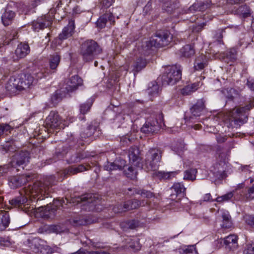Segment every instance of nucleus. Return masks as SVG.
<instances>
[{
	"label": "nucleus",
	"instance_id": "nucleus-25",
	"mask_svg": "<svg viewBox=\"0 0 254 254\" xmlns=\"http://www.w3.org/2000/svg\"><path fill=\"white\" fill-rule=\"evenodd\" d=\"M15 16V13L8 9H5L4 12L1 15V21L4 26L10 24Z\"/></svg>",
	"mask_w": 254,
	"mask_h": 254
},
{
	"label": "nucleus",
	"instance_id": "nucleus-9",
	"mask_svg": "<svg viewBox=\"0 0 254 254\" xmlns=\"http://www.w3.org/2000/svg\"><path fill=\"white\" fill-rule=\"evenodd\" d=\"M80 201L83 203V205L86 207L85 208L86 210L93 211L100 200L93 194H86L80 198Z\"/></svg>",
	"mask_w": 254,
	"mask_h": 254
},
{
	"label": "nucleus",
	"instance_id": "nucleus-45",
	"mask_svg": "<svg viewBox=\"0 0 254 254\" xmlns=\"http://www.w3.org/2000/svg\"><path fill=\"white\" fill-rule=\"evenodd\" d=\"M93 102L94 99L93 98H90L87 100L86 103L81 104L80 106V113L82 115H85L89 112Z\"/></svg>",
	"mask_w": 254,
	"mask_h": 254
},
{
	"label": "nucleus",
	"instance_id": "nucleus-6",
	"mask_svg": "<svg viewBox=\"0 0 254 254\" xmlns=\"http://www.w3.org/2000/svg\"><path fill=\"white\" fill-rule=\"evenodd\" d=\"M182 77V68L180 65L167 66L161 77L163 85H174L179 81Z\"/></svg>",
	"mask_w": 254,
	"mask_h": 254
},
{
	"label": "nucleus",
	"instance_id": "nucleus-47",
	"mask_svg": "<svg viewBox=\"0 0 254 254\" xmlns=\"http://www.w3.org/2000/svg\"><path fill=\"white\" fill-rule=\"evenodd\" d=\"M197 170L195 169H190L184 172V179L193 181L195 179Z\"/></svg>",
	"mask_w": 254,
	"mask_h": 254
},
{
	"label": "nucleus",
	"instance_id": "nucleus-4",
	"mask_svg": "<svg viewBox=\"0 0 254 254\" xmlns=\"http://www.w3.org/2000/svg\"><path fill=\"white\" fill-rule=\"evenodd\" d=\"M254 107V100L250 101L249 104L242 108H237L227 112L224 115L223 121L234 122L235 125L239 126L246 122L247 117L245 113Z\"/></svg>",
	"mask_w": 254,
	"mask_h": 254
},
{
	"label": "nucleus",
	"instance_id": "nucleus-41",
	"mask_svg": "<svg viewBox=\"0 0 254 254\" xmlns=\"http://www.w3.org/2000/svg\"><path fill=\"white\" fill-rule=\"evenodd\" d=\"M221 217L223 219V223L221 227L224 228H229L232 226L230 220V216L228 211L221 212Z\"/></svg>",
	"mask_w": 254,
	"mask_h": 254
},
{
	"label": "nucleus",
	"instance_id": "nucleus-52",
	"mask_svg": "<svg viewBox=\"0 0 254 254\" xmlns=\"http://www.w3.org/2000/svg\"><path fill=\"white\" fill-rule=\"evenodd\" d=\"M49 230L51 232L56 233L57 234L61 233L64 231V229L60 225H51L49 227Z\"/></svg>",
	"mask_w": 254,
	"mask_h": 254
},
{
	"label": "nucleus",
	"instance_id": "nucleus-20",
	"mask_svg": "<svg viewBox=\"0 0 254 254\" xmlns=\"http://www.w3.org/2000/svg\"><path fill=\"white\" fill-rule=\"evenodd\" d=\"M74 28V22L72 21H70L67 26L65 27L63 29L62 32L59 34V39L60 40H64L70 37L73 33Z\"/></svg>",
	"mask_w": 254,
	"mask_h": 254
},
{
	"label": "nucleus",
	"instance_id": "nucleus-64",
	"mask_svg": "<svg viewBox=\"0 0 254 254\" xmlns=\"http://www.w3.org/2000/svg\"><path fill=\"white\" fill-rule=\"evenodd\" d=\"M84 254H110L108 252L99 251H88L84 252Z\"/></svg>",
	"mask_w": 254,
	"mask_h": 254
},
{
	"label": "nucleus",
	"instance_id": "nucleus-36",
	"mask_svg": "<svg viewBox=\"0 0 254 254\" xmlns=\"http://www.w3.org/2000/svg\"><path fill=\"white\" fill-rule=\"evenodd\" d=\"M237 200H246L254 199V184L248 189L246 192L241 194L239 197H237Z\"/></svg>",
	"mask_w": 254,
	"mask_h": 254
},
{
	"label": "nucleus",
	"instance_id": "nucleus-34",
	"mask_svg": "<svg viewBox=\"0 0 254 254\" xmlns=\"http://www.w3.org/2000/svg\"><path fill=\"white\" fill-rule=\"evenodd\" d=\"M1 146L0 150L2 154L8 152V151L14 152L16 150L15 145L13 140L5 141V143L1 145Z\"/></svg>",
	"mask_w": 254,
	"mask_h": 254
},
{
	"label": "nucleus",
	"instance_id": "nucleus-50",
	"mask_svg": "<svg viewBox=\"0 0 254 254\" xmlns=\"http://www.w3.org/2000/svg\"><path fill=\"white\" fill-rule=\"evenodd\" d=\"M235 194L232 191L229 192L222 196H218L216 198V201L218 202H223L224 201H228Z\"/></svg>",
	"mask_w": 254,
	"mask_h": 254
},
{
	"label": "nucleus",
	"instance_id": "nucleus-8",
	"mask_svg": "<svg viewBox=\"0 0 254 254\" xmlns=\"http://www.w3.org/2000/svg\"><path fill=\"white\" fill-rule=\"evenodd\" d=\"M29 153L28 151H17L12 156L11 166L16 167L26 163L29 161Z\"/></svg>",
	"mask_w": 254,
	"mask_h": 254
},
{
	"label": "nucleus",
	"instance_id": "nucleus-31",
	"mask_svg": "<svg viewBox=\"0 0 254 254\" xmlns=\"http://www.w3.org/2000/svg\"><path fill=\"white\" fill-rule=\"evenodd\" d=\"M204 109V102L202 100H200L192 107L191 112L193 116L198 117L200 116Z\"/></svg>",
	"mask_w": 254,
	"mask_h": 254
},
{
	"label": "nucleus",
	"instance_id": "nucleus-61",
	"mask_svg": "<svg viewBox=\"0 0 254 254\" xmlns=\"http://www.w3.org/2000/svg\"><path fill=\"white\" fill-rule=\"evenodd\" d=\"M244 187H245V184L244 183L239 184V185H238L236 186V189L233 190L232 192L235 194V198L236 199H237V197H239L240 196V195L241 194H240V195H237V193H238L237 191L239 190H240V189L243 188Z\"/></svg>",
	"mask_w": 254,
	"mask_h": 254
},
{
	"label": "nucleus",
	"instance_id": "nucleus-59",
	"mask_svg": "<svg viewBox=\"0 0 254 254\" xmlns=\"http://www.w3.org/2000/svg\"><path fill=\"white\" fill-rule=\"evenodd\" d=\"M140 226L138 221L136 220H132L128 222V227L130 229H135Z\"/></svg>",
	"mask_w": 254,
	"mask_h": 254
},
{
	"label": "nucleus",
	"instance_id": "nucleus-48",
	"mask_svg": "<svg viewBox=\"0 0 254 254\" xmlns=\"http://www.w3.org/2000/svg\"><path fill=\"white\" fill-rule=\"evenodd\" d=\"M179 253L180 254H197V252L193 246H189L180 249Z\"/></svg>",
	"mask_w": 254,
	"mask_h": 254
},
{
	"label": "nucleus",
	"instance_id": "nucleus-3",
	"mask_svg": "<svg viewBox=\"0 0 254 254\" xmlns=\"http://www.w3.org/2000/svg\"><path fill=\"white\" fill-rule=\"evenodd\" d=\"M102 52L100 45L94 40L88 39L83 42L80 47L79 53L85 62H92Z\"/></svg>",
	"mask_w": 254,
	"mask_h": 254
},
{
	"label": "nucleus",
	"instance_id": "nucleus-27",
	"mask_svg": "<svg viewBox=\"0 0 254 254\" xmlns=\"http://www.w3.org/2000/svg\"><path fill=\"white\" fill-rule=\"evenodd\" d=\"M10 222L9 214L3 211H0V231H3L8 226Z\"/></svg>",
	"mask_w": 254,
	"mask_h": 254
},
{
	"label": "nucleus",
	"instance_id": "nucleus-15",
	"mask_svg": "<svg viewBox=\"0 0 254 254\" xmlns=\"http://www.w3.org/2000/svg\"><path fill=\"white\" fill-rule=\"evenodd\" d=\"M17 78L20 80L19 84L22 90L29 88L34 81V77L29 74L18 75Z\"/></svg>",
	"mask_w": 254,
	"mask_h": 254
},
{
	"label": "nucleus",
	"instance_id": "nucleus-7",
	"mask_svg": "<svg viewBox=\"0 0 254 254\" xmlns=\"http://www.w3.org/2000/svg\"><path fill=\"white\" fill-rule=\"evenodd\" d=\"M62 120L58 113L55 111H51L45 121V126L48 129H60Z\"/></svg>",
	"mask_w": 254,
	"mask_h": 254
},
{
	"label": "nucleus",
	"instance_id": "nucleus-13",
	"mask_svg": "<svg viewBox=\"0 0 254 254\" xmlns=\"http://www.w3.org/2000/svg\"><path fill=\"white\" fill-rule=\"evenodd\" d=\"M211 2L210 0H207L205 2L201 1H197L194 3L187 9H184L183 13H191L197 11H203L210 7Z\"/></svg>",
	"mask_w": 254,
	"mask_h": 254
},
{
	"label": "nucleus",
	"instance_id": "nucleus-40",
	"mask_svg": "<svg viewBox=\"0 0 254 254\" xmlns=\"http://www.w3.org/2000/svg\"><path fill=\"white\" fill-rule=\"evenodd\" d=\"M147 203V201L145 200H143L141 202L137 199H130L128 200V210L129 209H136L139 206H145Z\"/></svg>",
	"mask_w": 254,
	"mask_h": 254
},
{
	"label": "nucleus",
	"instance_id": "nucleus-49",
	"mask_svg": "<svg viewBox=\"0 0 254 254\" xmlns=\"http://www.w3.org/2000/svg\"><path fill=\"white\" fill-rule=\"evenodd\" d=\"M95 130V127L92 125H89L81 134V136L82 138L90 137L94 134Z\"/></svg>",
	"mask_w": 254,
	"mask_h": 254
},
{
	"label": "nucleus",
	"instance_id": "nucleus-2",
	"mask_svg": "<svg viewBox=\"0 0 254 254\" xmlns=\"http://www.w3.org/2000/svg\"><path fill=\"white\" fill-rule=\"evenodd\" d=\"M57 181L54 176L46 177L44 182L41 181L34 183L32 186L29 185L25 189L26 196L18 197L9 200L10 204L15 207H19L21 204L26 203L28 204L29 201H33L34 199L42 200L41 197L43 195H48L51 191L50 187L56 184Z\"/></svg>",
	"mask_w": 254,
	"mask_h": 254
},
{
	"label": "nucleus",
	"instance_id": "nucleus-21",
	"mask_svg": "<svg viewBox=\"0 0 254 254\" xmlns=\"http://www.w3.org/2000/svg\"><path fill=\"white\" fill-rule=\"evenodd\" d=\"M125 160H118L115 162H108L104 166V169L109 171H112L117 169L122 170L126 166Z\"/></svg>",
	"mask_w": 254,
	"mask_h": 254
},
{
	"label": "nucleus",
	"instance_id": "nucleus-1",
	"mask_svg": "<svg viewBox=\"0 0 254 254\" xmlns=\"http://www.w3.org/2000/svg\"><path fill=\"white\" fill-rule=\"evenodd\" d=\"M139 154L140 151L138 147L133 146L130 148L128 156L131 166L128 167V178H129L131 180L135 179L137 175V171L133 166L141 168L146 171H153V176L160 179H170L179 173L178 171H156L161 159V152L158 149H150L146 153L143 162H141V159Z\"/></svg>",
	"mask_w": 254,
	"mask_h": 254
},
{
	"label": "nucleus",
	"instance_id": "nucleus-23",
	"mask_svg": "<svg viewBox=\"0 0 254 254\" xmlns=\"http://www.w3.org/2000/svg\"><path fill=\"white\" fill-rule=\"evenodd\" d=\"M108 20H109L111 23H114V22L113 15L111 13H105L101 16L96 22L97 26L100 28L104 27Z\"/></svg>",
	"mask_w": 254,
	"mask_h": 254
},
{
	"label": "nucleus",
	"instance_id": "nucleus-5",
	"mask_svg": "<svg viewBox=\"0 0 254 254\" xmlns=\"http://www.w3.org/2000/svg\"><path fill=\"white\" fill-rule=\"evenodd\" d=\"M172 40V37L168 32H159L149 40L144 42L142 47L143 50L147 52L153 47L159 48L167 46Z\"/></svg>",
	"mask_w": 254,
	"mask_h": 254
},
{
	"label": "nucleus",
	"instance_id": "nucleus-29",
	"mask_svg": "<svg viewBox=\"0 0 254 254\" xmlns=\"http://www.w3.org/2000/svg\"><path fill=\"white\" fill-rule=\"evenodd\" d=\"M237 236L235 235H230L224 239V244L232 250H235L238 246Z\"/></svg>",
	"mask_w": 254,
	"mask_h": 254
},
{
	"label": "nucleus",
	"instance_id": "nucleus-26",
	"mask_svg": "<svg viewBox=\"0 0 254 254\" xmlns=\"http://www.w3.org/2000/svg\"><path fill=\"white\" fill-rule=\"evenodd\" d=\"M92 222L93 221L87 216H80L70 220V223L74 226L88 225Z\"/></svg>",
	"mask_w": 254,
	"mask_h": 254
},
{
	"label": "nucleus",
	"instance_id": "nucleus-12",
	"mask_svg": "<svg viewBox=\"0 0 254 254\" xmlns=\"http://www.w3.org/2000/svg\"><path fill=\"white\" fill-rule=\"evenodd\" d=\"M32 179L30 175H22L21 176H13L9 180V186L14 189L21 186Z\"/></svg>",
	"mask_w": 254,
	"mask_h": 254
},
{
	"label": "nucleus",
	"instance_id": "nucleus-35",
	"mask_svg": "<svg viewBox=\"0 0 254 254\" xmlns=\"http://www.w3.org/2000/svg\"><path fill=\"white\" fill-rule=\"evenodd\" d=\"M146 65V60L140 58L137 59L132 65V71H133V76H135L136 73L144 68Z\"/></svg>",
	"mask_w": 254,
	"mask_h": 254
},
{
	"label": "nucleus",
	"instance_id": "nucleus-58",
	"mask_svg": "<svg viewBox=\"0 0 254 254\" xmlns=\"http://www.w3.org/2000/svg\"><path fill=\"white\" fill-rule=\"evenodd\" d=\"M246 222L249 225L254 227V216L246 215L244 217Z\"/></svg>",
	"mask_w": 254,
	"mask_h": 254
},
{
	"label": "nucleus",
	"instance_id": "nucleus-38",
	"mask_svg": "<svg viewBox=\"0 0 254 254\" xmlns=\"http://www.w3.org/2000/svg\"><path fill=\"white\" fill-rule=\"evenodd\" d=\"M45 0H34L31 1L28 5H25L24 12L25 14H28L29 12L32 11V12H34L33 10V9L35 8L39 5L41 4L42 3L45 2Z\"/></svg>",
	"mask_w": 254,
	"mask_h": 254
},
{
	"label": "nucleus",
	"instance_id": "nucleus-53",
	"mask_svg": "<svg viewBox=\"0 0 254 254\" xmlns=\"http://www.w3.org/2000/svg\"><path fill=\"white\" fill-rule=\"evenodd\" d=\"M224 93L226 94V96L227 98L232 100L233 99L235 95H237L235 90L233 88H230L229 90H225V91H224Z\"/></svg>",
	"mask_w": 254,
	"mask_h": 254
},
{
	"label": "nucleus",
	"instance_id": "nucleus-19",
	"mask_svg": "<svg viewBox=\"0 0 254 254\" xmlns=\"http://www.w3.org/2000/svg\"><path fill=\"white\" fill-rule=\"evenodd\" d=\"M52 24L51 20L46 18V16L39 18L37 21L33 22L32 27L35 31L43 29Z\"/></svg>",
	"mask_w": 254,
	"mask_h": 254
},
{
	"label": "nucleus",
	"instance_id": "nucleus-22",
	"mask_svg": "<svg viewBox=\"0 0 254 254\" xmlns=\"http://www.w3.org/2000/svg\"><path fill=\"white\" fill-rule=\"evenodd\" d=\"M171 190L175 192V194L172 193L171 194V199H175V196L176 197L178 195H180L182 197L185 194L186 188L184 185L180 183H175L171 188Z\"/></svg>",
	"mask_w": 254,
	"mask_h": 254
},
{
	"label": "nucleus",
	"instance_id": "nucleus-30",
	"mask_svg": "<svg viewBox=\"0 0 254 254\" xmlns=\"http://www.w3.org/2000/svg\"><path fill=\"white\" fill-rule=\"evenodd\" d=\"M229 156V152L227 150L218 146L216 149V157L217 160L221 162H225Z\"/></svg>",
	"mask_w": 254,
	"mask_h": 254
},
{
	"label": "nucleus",
	"instance_id": "nucleus-24",
	"mask_svg": "<svg viewBox=\"0 0 254 254\" xmlns=\"http://www.w3.org/2000/svg\"><path fill=\"white\" fill-rule=\"evenodd\" d=\"M41 242V240L37 238L28 240V247L33 253L37 254L41 250L42 245Z\"/></svg>",
	"mask_w": 254,
	"mask_h": 254
},
{
	"label": "nucleus",
	"instance_id": "nucleus-39",
	"mask_svg": "<svg viewBox=\"0 0 254 254\" xmlns=\"http://www.w3.org/2000/svg\"><path fill=\"white\" fill-rule=\"evenodd\" d=\"M61 60V57L57 53L54 54L50 56L49 59V65L51 69H56Z\"/></svg>",
	"mask_w": 254,
	"mask_h": 254
},
{
	"label": "nucleus",
	"instance_id": "nucleus-46",
	"mask_svg": "<svg viewBox=\"0 0 254 254\" xmlns=\"http://www.w3.org/2000/svg\"><path fill=\"white\" fill-rule=\"evenodd\" d=\"M129 246L134 252L139 251L141 245L139 242V239L136 237H132L129 239Z\"/></svg>",
	"mask_w": 254,
	"mask_h": 254
},
{
	"label": "nucleus",
	"instance_id": "nucleus-44",
	"mask_svg": "<svg viewBox=\"0 0 254 254\" xmlns=\"http://www.w3.org/2000/svg\"><path fill=\"white\" fill-rule=\"evenodd\" d=\"M134 193L140 194L142 197L151 198L153 194L151 192L145 190H137L136 189H128V195Z\"/></svg>",
	"mask_w": 254,
	"mask_h": 254
},
{
	"label": "nucleus",
	"instance_id": "nucleus-32",
	"mask_svg": "<svg viewBox=\"0 0 254 254\" xmlns=\"http://www.w3.org/2000/svg\"><path fill=\"white\" fill-rule=\"evenodd\" d=\"M236 9L234 10L235 14H238L244 17H247L251 15V9L246 4L239 6V7H235Z\"/></svg>",
	"mask_w": 254,
	"mask_h": 254
},
{
	"label": "nucleus",
	"instance_id": "nucleus-33",
	"mask_svg": "<svg viewBox=\"0 0 254 254\" xmlns=\"http://www.w3.org/2000/svg\"><path fill=\"white\" fill-rule=\"evenodd\" d=\"M207 60L206 56L201 55L198 57L194 62V68L195 70L203 69L207 64Z\"/></svg>",
	"mask_w": 254,
	"mask_h": 254
},
{
	"label": "nucleus",
	"instance_id": "nucleus-18",
	"mask_svg": "<svg viewBox=\"0 0 254 254\" xmlns=\"http://www.w3.org/2000/svg\"><path fill=\"white\" fill-rule=\"evenodd\" d=\"M160 127L156 121L146 123L141 128V131L145 133H153L157 131Z\"/></svg>",
	"mask_w": 254,
	"mask_h": 254
},
{
	"label": "nucleus",
	"instance_id": "nucleus-42",
	"mask_svg": "<svg viewBox=\"0 0 254 254\" xmlns=\"http://www.w3.org/2000/svg\"><path fill=\"white\" fill-rule=\"evenodd\" d=\"M87 170L88 169L84 165H80L78 167L68 168L67 170L64 171V176H65L66 174H75Z\"/></svg>",
	"mask_w": 254,
	"mask_h": 254
},
{
	"label": "nucleus",
	"instance_id": "nucleus-14",
	"mask_svg": "<svg viewBox=\"0 0 254 254\" xmlns=\"http://www.w3.org/2000/svg\"><path fill=\"white\" fill-rule=\"evenodd\" d=\"M82 79L78 75L71 76L68 80L65 87L67 92H72L76 90L78 86L82 85Z\"/></svg>",
	"mask_w": 254,
	"mask_h": 254
},
{
	"label": "nucleus",
	"instance_id": "nucleus-54",
	"mask_svg": "<svg viewBox=\"0 0 254 254\" xmlns=\"http://www.w3.org/2000/svg\"><path fill=\"white\" fill-rule=\"evenodd\" d=\"M244 254H254V243L247 244Z\"/></svg>",
	"mask_w": 254,
	"mask_h": 254
},
{
	"label": "nucleus",
	"instance_id": "nucleus-60",
	"mask_svg": "<svg viewBox=\"0 0 254 254\" xmlns=\"http://www.w3.org/2000/svg\"><path fill=\"white\" fill-rule=\"evenodd\" d=\"M198 24L197 25L193 26V31L194 32H198L200 31L203 27L206 25L205 22H202L200 23L198 22Z\"/></svg>",
	"mask_w": 254,
	"mask_h": 254
},
{
	"label": "nucleus",
	"instance_id": "nucleus-28",
	"mask_svg": "<svg viewBox=\"0 0 254 254\" xmlns=\"http://www.w3.org/2000/svg\"><path fill=\"white\" fill-rule=\"evenodd\" d=\"M160 90V87L156 81H152L148 84L147 91L150 96L152 97L157 96Z\"/></svg>",
	"mask_w": 254,
	"mask_h": 254
},
{
	"label": "nucleus",
	"instance_id": "nucleus-43",
	"mask_svg": "<svg viewBox=\"0 0 254 254\" xmlns=\"http://www.w3.org/2000/svg\"><path fill=\"white\" fill-rule=\"evenodd\" d=\"M180 53L182 56L189 58L194 54V50L192 46L187 45L181 49Z\"/></svg>",
	"mask_w": 254,
	"mask_h": 254
},
{
	"label": "nucleus",
	"instance_id": "nucleus-62",
	"mask_svg": "<svg viewBox=\"0 0 254 254\" xmlns=\"http://www.w3.org/2000/svg\"><path fill=\"white\" fill-rule=\"evenodd\" d=\"M223 30H219L216 35V43L217 44H221L222 43L221 39L222 38V33Z\"/></svg>",
	"mask_w": 254,
	"mask_h": 254
},
{
	"label": "nucleus",
	"instance_id": "nucleus-11",
	"mask_svg": "<svg viewBox=\"0 0 254 254\" xmlns=\"http://www.w3.org/2000/svg\"><path fill=\"white\" fill-rule=\"evenodd\" d=\"M19 82L20 80L17 78V76H12L9 78L5 85V89L9 94L15 95L22 91Z\"/></svg>",
	"mask_w": 254,
	"mask_h": 254
},
{
	"label": "nucleus",
	"instance_id": "nucleus-57",
	"mask_svg": "<svg viewBox=\"0 0 254 254\" xmlns=\"http://www.w3.org/2000/svg\"><path fill=\"white\" fill-rule=\"evenodd\" d=\"M115 0H101V4L103 7L107 8L112 5Z\"/></svg>",
	"mask_w": 254,
	"mask_h": 254
},
{
	"label": "nucleus",
	"instance_id": "nucleus-56",
	"mask_svg": "<svg viewBox=\"0 0 254 254\" xmlns=\"http://www.w3.org/2000/svg\"><path fill=\"white\" fill-rule=\"evenodd\" d=\"M60 93L58 91L51 97V102L54 105L57 104L61 100V96L59 95Z\"/></svg>",
	"mask_w": 254,
	"mask_h": 254
},
{
	"label": "nucleus",
	"instance_id": "nucleus-51",
	"mask_svg": "<svg viewBox=\"0 0 254 254\" xmlns=\"http://www.w3.org/2000/svg\"><path fill=\"white\" fill-rule=\"evenodd\" d=\"M185 148V145L184 143L182 141L180 142L179 143H176L173 146V150L175 151L177 154L180 155L181 153L183 152Z\"/></svg>",
	"mask_w": 254,
	"mask_h": 254
},
{
	"label": "nucleus",
	"instance_id": "nucleus-63",
	"mask_svg": "<svg viewBox=\"0 0 254 254\" xmlns=\"http://www.w3.org/2000/svg\"><path fill=\"white\" fill-rule=\"evenodd\" d=\"M247 85L251 90L254 91V79L252 78H248L247 80Z\"/></svg>",
	"mask_w": 254,
	"mask_h": 254
},
{
	"label": "nucleus",
	"instance_id": "nucleus-17",
	"mask_svg": "<svg viewBox=\"0 0 254 254\" xmlns=\"http://www.w3.org/2000/svg\"><path fill=\"white\" fill-rule=\"evenodd\" d=\"M30 47L27 44H19L15 51L16 59L13 60L24 58L30 53Z\"/></svg>",
	"mask_w": 254,
	"mask_h": 254
},
{
	"label": "nucleus",
	"instance_id": "nucleus-55",
	"mask_svg": "<svg viewBox=\"0 0 254 254\" xmlns=\"http://www.w3.org/2000/svg\"><path fill=\"white\" fill-rule=\"evenodd\" d=\"M11 127L8 124L0 125V136L4 132L10 131Z\"/></svg>",
	"mask_w": 254,
	"mask_h": 254
},
{
	"label": "nucleus",
	"instance_id": "nucleus-16",
	"mask_svg": "<svg viewBox=\"0 0 254 254\" xmlns=\"http://www.w3.org/2000/svg\"><path fill=\"white\" fill-rule=\"evenodd\" d=\"M163 9L169 14L176 11L180 12L179 10V2L177 0H163Z\"/></svg>",
	"mask_w": 254,
	"mask_h": 254
},
{
	"label": "nucleus",
	"instance_id": "nucleus-37",
	"mask_svg": "<svg viewBox=\"0 0 254 254\" xmlns=\"http://www.w3.org/2000/svg\"><path fill=\"white\" fill-rule=\"evenodd\" d=\"M201 84L200 81H197V82L185 86L182 89L181 92L183 95L190 94L191 93L196 91Z\"/></svg>",
	"mask_w": 254,
	"mask_h": 254
},
{
	"label": "nucleus",
	"instance_id": "nucleus-10",
	"mask_svg": "<svg viewBox=\"0 0 254 254\" xmlns=\"http://www.w3.org/2000/svg\"><path fill=\"white\" fill-rule=\"evenodd\" d=\"M67 202V200L65 199H54L52 205H48L46 207L44 212V215L48 218H53L56 214V211L59 209L61 206H63L64 203Z\"/></svg>",
	"mask_w": 254,
	"mask_h": 254
}]
</instances>
